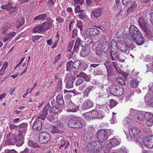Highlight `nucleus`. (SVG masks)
Listing matches in <instances>:
<instances>
[{
	"mask_svg": "<svg viewBox=\"0 0 153 153\" xmlns=\"http://www.w3.org/2000/svg\"><path fill=\"white\" fill-rule=\"evenodd\" d=\"M80 6H77L75 8V12L76 13L79 14V18L80 19L84 20L86 17L85 13L83 10H80Z\"/></svg>",
	"mask_w": 153,
	"mask_h": 153,
	"instance_id": "17",
	"label": "nucleus"
},
{
	"mask_svg": "<svg viewBox=\"0 0 153 153\" xmlns=\"http://www.w3.org/2000/svg\"><path fill=\"white\" fill-rule=\"evenodd\" d=\"M109 91L111 94L116 96L122 95L124 91L122 86H120L117 85H114L112 86Z\"/></svg>",
	"mask_w": 153,
	"mask_h": 153,
	"instance_id": "3",
	"label": "nucleus"
},
{
	"mask_svg": "<svg viewBox=\"0 0 153 153\" xmlns=\"http://www.w3.org/2000/svg\"><path fill=\"white\" fill-rule=\"evenodd\" d=\"M145 36L150 40L153 41V33H150L149 29L147 30H145Z\"/></svg>",
	"mask_w": 153,
	"mask_h": 153,
	"instance_id": "43",
	"label": "nucleus"
},
{
	"mask_svg": "<svg viewBox=\"0 0 153 153\" xmlns=\"http://www.w3.org/2000/svg\"><path fill=\"white\" fill-rule=\"evenodd\" d=\"M16 135L12 134V135L11 136V137L8 139V140L7 142H9V144H13L15 143Z\"/></svg>",
	"mask_w": 153,
	"mask_h": 153,
	"instance_id": "45",
	"label": "nucleus"
},
{
	"mask_svg": "<svg viewBox=\"0 0 153 153\" xmlns=\"http://www.w3.org/2000/svg\"><path fill=\"white\" fill-rule=\"evenodd\" d=\"M76 79L75 77H69L66 83V88H71L73 87V82Z\"/></svg>",
	"mask_w": 153,
	"mask_h": 153,
	"instance_id": "21",
	"label": "nucleus"
},
{
	"mask_svg": "<svg viewBox=\"0 0 153 153\" xmlns=\"http://www.w3.org/2000/svg\"><path fill=\"white\" fill-rule=\"evenodd\" d=\"M100 31L96 28H90L87 29L85 31V34L87 36H95L99 34Z\"/></svg>",
	"mask_w": 153,
	"mask_h": 153,
	"instance_id": "13",
	"label": "nucleus"
},
{
	"mask_svg": "<svg viewBox=\"0 0 153 153\" xmlns=\"http://www.w3.org/2000/svg\"><path fill=\"white\" fill-rule=\"evenodd\" d=\"M99 65V64H92L90 65V67H93L94 68H95L94 70V74L95 75H102L103 73V71L101 69V67L96 68Z\"/></svg>",
	"mask_w": 153,
	"mask_h": 153,
	"instance_id": "16",
	"label": "nucleus"
},
{
	"mask_svg": "<svg viewBox=\"0 0 153 153\" xmlns=\"http://www.w3.org/2000/svg\"><path fill=\"white\" fill-rule=\"evenodd\" d=\"M46 17V15L45 14L40 15L37 16H36L34 19V20H40L45 19Z\"/></svg>",
	"mask_w": 153,
	"mask_h": 153,
	"instance_id": "52",
	"label": "nucleus"
},
{
	"mask_svg": "<svg viewBox=\"0 0 153 153\" xmlns=\"http://www.w3.org/2000/svg\"><path fill=\"white\" fill-rule=\"evenodd\" d=\"M57 85L56 87L59 89H61L62 86V82L61 79H58V80L56 81Z\"/></svg>",
	"mask_w": 153,
	"mask_h": 153,
	"instance_id": "61",
	"label": "nucleus"
},
{
	"mask_svg": "<svg viewBox=\"0 0 153 153\" xmlns=\"http://www.w3.org/2000/svg\"><path fill=\"white\" fill-rule=\"evenodd\" d=\"M107 72V76L111 77L113 75V72L112 68V67L106 69Z\"/></svg>",
	"mask_w": 153,
	"mask_h": 153,
	"instance_id": "56",
	"label": "nucleus"
},
{
	"mask_svg": "<svg viewBox=\"0 0 153 153\" xmlns=\"http://www.w3.org/2000/svg\"><path fill=\"white\" fill-rule=\"evenodd\" d=\"M84 42L79 38H77L76 39V42L74 46L73 50H76L78 48L79 45L83 46Z\"/></svg>",
	"mask_w": 153,
	"mask_h": 153,
	"instance_id": "33",
	"label": "nucleus"
},
{
	"mask_svg": "<svg viewBox=\"0 0 153 153\" xmlns=\"http://www.w3.org/2000/svg\"><path fill=\"white\" fill-rule=\"evenodd\" d=\"M42 123L39 118L36 119L32 124V128L35 130L39 131L42 128Z\"/></svg>",
	"mask_w": 153,
	"mask_h": 153,
	"instance_id": "12",
	"label": "nucleus"
},
{
	"mask_svg": "<svg viewBox=\"0 0 153 153\" xmlns=\"http://www.w3.org/2000/svg\"><path fill=\"white\" fill-rule=\"evenodd\" d=\"M10 27V24L8 23H6L4 24L3 25L2 29V33H5L7 30Z\"/></svg>",
	"mask_w": 153,
	"mask_h": 153,
	"instance_id": "50",
	"label": "nucleus"
},
{
	"mask_svg": "<svg viewBox=\"0 0 153 153\" xmlns=\"http://www.w3.org/2000/svg\"><path fill=\"white\" fill-rule=\"evenodd\" d=\"M77 27L79 28L81 31L82 30L83 26H82V22L81 21H78L77 22L76 25Z\"/></svg>",
	"mask_w": 153,
	"mask_h": 153,
	"instance_id": "62",
	"label": "nucleus"
},
{
	"mask_svg": "<svg viewBox=\"0 0 153 153\" xmlns=\"http://www.w3.org/2000/svg\"><path fill=\"white\" fill-rule=\"evenodd\" d=\"M8 65V62H6L4 63L0 70V75H2L4 72L5 70L6 69Z\"/></svg>",
	"mask_w": 153,
	"mask_h": 153,
	"instance_id": "54",
	"label": "nucleus"
},
{
	"mask_svg": "<svg viewBox=\"0 0 153 153\" xmlns=\"http://www.w3.org/2000/svg\"><path fill=\"white\" fill-rule=\"evenodd\" d=\"M101 48L105 53H108L109 49V43L106 41L103 42L101 44Z\"/></svg>",
	"mask_w": 153,
	"mask_h": 153,
	"instance_id": "24",
	"label": "nucleus"
},
{
	"mask_svg": "<svg viewBox=\"0 0 153 153\" xmlns=\"http://www.w3.org/2000/svg\"><path fill=\"white\" fill-rule=\"evenodd\" d=\"M72 64L73 62L71 61L68 62L66 64V71H70L72 75L73 74V71H72L71 70L73 67Z\"/></svg>",
	"mask_w": 153,
	"mask_h": 153,
	"instance_id": "41",
	"label": "nucleus"
},
{
	"mask_svg": "<svg viewBox=\"0 0 153 153\" xmlns=\"http://www.w3.org/2000/svg\"><path fill=\"white\" fill-rule=\"evenodd\" d=\"M56 102L60 105L63 104L64 102L63 100L62 95V94H59L56 97Z\"/></svg>",
	"mask_w": 153,
	"mask_h": 153,
	"instance_id": "39",
	"label": "nucleus"
},
{
	"mask_svg": "<svg viewBox=\"0 0 153 153\" xmlns=\"http://www.w3.org/2000/svg\"><path fill=\"white\" fill-rule=\"evenodd\" d=\"M76 76L77 77H83L85 81L88 82L90 81V78L88 76L85 74L83 72H81L79 74H77Z\"/></svg>",
	"mask_w": 153,
	"mask_h": 153,
	"instance_id": "42",
	"label": "nucleus"
},
{
	"mask_svg": "<svg viewBox=\"0 0 153 153\" xmlns=\"http://www.w3.org/2000/svg\"><path fill=\"white\" fill-rule=\"evenodd\" d=\"M92 41V39L89 37H87L85 38V44L87 45H89L91 43Z\"/></svg>",
	"mask_w": 153,
	"mask_h": 153,
	"instance_id": "64",
	"label": "nucleus"
},
{
	"mask_svg": "<svg viewBox=\"0 0 153 153\" xmlns=\"http://www.w3.org/2000/svg\"><path fill=\"white\" fill-rule=\"evenodd\" d=\"M93 105L94 103L92 101L89 99H87L83 104L82 107L84 109H87L91 108Z\"/></svg>",
	"mask_w": 153,
	"mask_h": 153,
	"instance_id": "26",
	"label": "nucleus"
},
{
	"mask_svg": "<svg viewBox=\"0 0 153 153\" xmlns=\"http://www.w3.org/2000/svg\"><path fill=\"white\" fill-rule=\"evenodd\" d=\"M117 82L120 84L124 85H125V81L122 76H119L117 79Z\"/></svg>",
	"mask_w": 153,
	"mask_h": 153,
	"instance_id": "53",
	"label": "nucleus"
},
{
	"mask_svg": "<svg viewBox=\"0 0 153 153\" xmlns=\"http://www.w3.org/2000/svg\"><path fill=\"white\" fill-rule=\"evenodd\" d=\"M91 49L87 47L83 48L80 52V54L82 56L85 57L90 53Z\"/></svg>",
	"mask_w": 153,
	"mask_h": 153,
	"instance_id": "29",
	"label": "nucleus"
},
{
	"mask_svg": "<svg viewBox=\"0 0 153 153\" xmlns=\"http://www.w3.org/2000/svg\"><path fill=\"white\" fill-rule=\"evenodd\" d=\"M45 27L42 26H37L33 29V31L34 33H39L43 31Z\"/></svg>",
	"mask_w": 153,
	"mask_h": 153,
	"instance_id": "40",
	"label": "nucleus"
},
{
	"mask_svg": "<svg viewBox=\"0 0 153 153\" xmlns=\"http://www.w3.org/2000/svg\"><path fill=\"white\" fill-rule=\"evenodd\" d=\"M146 124L147 126H151L153 125V115L149 112H146L144 115Z\"/></svg>",
	"mask_w": 153,
	"mask_h": 153,
	"instance_id": "9",
	"label": "nucleus"
},
{
	"mask_svg": "<svg viewBox=\"0 0 153 153\" xmlns=\"http://www.w3.org/2000/svg\"><path fill=\"white\" fill-rule=\"evenodd\" d=\"M2 9H5L9 12V14H11L15 12L16 9L15 6H13L10 3H8L1 6Z\"/></svg>",
	"mask_w": 153,
	"mask_h": 153,
	"instance_id": "10",
	"label": "nucleus"
},
{
	"mask_svg": "<svg viewBox=\"0 0 153 153\" xmlns=\"http://www.w3.org/2000/svg\"><path fill=\"white\" fill-rule=\"evenodd\" d=\"M129 32L131 36L135 38L139 35L141 36V33L138 29L134 25H131L129 28Z\"/></svg>",
	"mask_w": 153,
	"mask_h": 153,
	"instance_id": "7",
	"label": "nucleus"
},
{
	"mask_svg": "<svg viewBox=\"0 0 153 153\" xmlns=\"http://www.w3.org/2000/svg\"><path fill=\"white\" fill-rule=\"evenodd\" d=\"M115 58L119 61L122 62H124L126 58L124 55L122 53L117 54L115 56Z\"/></svg>",
	"mask_w": 153,
	"mask_h": 153,
	"instance_id": "36",
	"label": "nucleus"
},
{
	"mask_svg": "<svg viewBox=\"0 0 153 153\" xmlns=\"http://www.w3.org/2000/svg\"><path fill=\"white\" fill-rule=\"evenodd\" d=\"M143 143L147 148H153V135H149L143 140Z\"/></svg>",
	"mask_w": 153,
	"mask_h": 153,
	"instance_id": "5",
	"label": "nucleus"
},
{
	"mask_svg": "<svg viewBox=\"0 0 153 153\" xmlns=\"http://www.w3.org/2000/svg\"><path fill=\"white\" fill-rule=\"evenodd\" d=\"M93 88L94 87L91 85L88 86L83 92V94H84L83 96V97L86 98L88 97L89 93L91 91Z\"/></svg>",
	"mask_w": 153,
	"mask_h": 153,
	"instance_id": "32",
	"label": "nucleus"
},
{
	"mask_svg": "<svg viewBox=\"0 0 153 153\" xmlns=\"http://www.w3.org/2000/svg\"><path fill=\"white\" fill-rule=\"evenodd\" d=\"M98 139L101 142H103L108 138L107 132L104 129H101L97 132Z\"/></svg>",
	"mask_w": 153,
	"mask_h": 153,
	"instance_id": "4",
	"label": "nucleus"
},
{
	"mask_svg": "<svg viewBox=\"0 0 153 153\" xmlns=\"http://www.w3.org/2000/svg\"><path fill=\"white\" fill-rule=\"evenodd\" d=\"M88 59L92 62H97V60L96 57L93 54L90 55L88 57Z\"/></svg>",
	"mask_w": 153,
	"mask_h": 153,
	"instance_id": "49",
	"label": "nucleus"
},
{
	"mask_svg": "<svg viewBox=\"0 0 153 153\" xmlns=\"http://www.w3.org/2000/svg\"><path fill=\"white\" fill-rule=\"evenodd\" d=\"M119 49L120 51L124 52L126 54H128L129 53V49L126 44L120 45Z\"/></svg>",
	"mask_w": 153,
	"mask_h": 153,
	"instance_id": "30",
	"label": "nucleus"
},
{
	"mask_svg": "<svg viewBox=\"0 0 153 153\" xmlns=\"http://www.w3.org/2000/svg\"><path fill=\"white\" fill-rule=\"evenodd\" d=\"M84 81L83 79H78L76 81V86H77L80 85L83 83Z\"/></svg>",
	"mask_w": 153,
	"mask_h": 153,
	"instance_id": "63",
	"label": "nucleus"
},
{
	"mask_svg": "<svg viewBox=\"0 0 153 153\" xmlns=\"http://www.w3.org/2000/svg\"><path fill=\"white\" fill-rule=\"evenodd\" d=\"M137 6V4L135 2H133L131 7L128 8L127 10V13H129L134 10Z\"/></svg>",
	"mask_w": 153,
	"mask_h": 153,
	"instance_id": "44",
	"label": "nucleus"
},
{
	"mask_svg": "<svg viewBox=\"0 0 153 153\" xmlns=\"http://www.w3.org/2000/svg\"><path fill=\"white\" fill-rule=\"evenodd\" d=\"M130 112H135L136 117L140 121H143L144 120V116L142 113L138 111H135L134 109L131 108L130 109Z\"/></svg>",
	"mask_w": 153,
	"mask_h": 153,
	"instance_id": "20",
	"label": "nucleus"
},
{
	"mask_svg": "<svg viewBox=\"0 0 153 153\" xmlns=\"http://www.w3.org/2000/svg\"><path fill=\"white\" fill-rule=\"evenodd\" d=\"M138 23L139 26L144 32L145 30H146L149 29L146 26V21L144 17L141 16L139 19Z\"/></svg>",
	"mask_w": 153,
	"mask_h": 153,
	"instance_id": "14",
	"label": "nucleus"
},
{
	"mask_svg": "<svg viewBox=\"0 0 153 153\" xmlns=\"http://www.w3.org/2000/svg\"><path fill=\"white\" fill-rule=\"evenodd\" d=\"M140 130L137 128L133 127L129 131V134L131 137L132 138L135 137L136 135L140 132Z\"/></svg>",
	"mask_w": 153,
	"mask_h": 153,
	"instance_id": "27",
	"label": "nucleus"
},
{
	"mask_svg": "<svg viewBox=\"0 0 153 153\" xmlns=\"http://www.w3.org/2000/svg\"><path fill=\"white\" fill-rule=\"evenodd\" d=\"M50 107V104L48 103L42 111L40 117L38 118L44 120L48 114V110Z\"/></svg>",
	"mask_w": 153,
	"mask_h": 153,
	"instance_id": "15",
	"label": "nucleus"
},
{
	"mask_svg": "<svg viewBox=\"0 0 153 153\" xmlns=\"http://www.w3.org/2000/svg\"><path fill=\"white\" fill-rule=\"evenodd\" d=\"M48 119L51 122L54 123L58 121L57 116L54 114L52 113L48 117Z\"/></svg>",
	"mask_w": 153,
	"mask_h": 153,
	"instance_id": "31",
	"label": "nucleus"
},
{
	"mask_svg": "<svg viewBox=\"0 0 153 153\" xmlns=\"http://www.w3.org/2000/svg\"><path fill=\"white\" fill-rule=\"evenodd\" d=\"M25 23V19L23 18H21L16 21V27L17 29H18L20 26L23 25Z\"/></svg>",
	"mask_w": 153,
	"mask_h": 153,
	"instance_id": "38",
	"label": "nucleus"
},
{
	"mask_svg": "<svg viewBox=\"0 0 153 153\" xmlns=\"http://www.w3.org/2000/svg\"><path fill=\"white\" fill-rule=\"evenodd\" d=\"M134 42L139 46L140 45L144 42V38L142 34L141 36L139 35L135 38H133Z\"/></svg>",
	"mask_w": 153,
	"mask_h": 153,
	"instance_id": "22",
	"label": "nucleus"
},
{
	"mask_svg": "<svg viewBox=\"0 0 153 153\" xmlns=\"http://www.w3.org/2000/svg\"><path fill=\"white\" fill-rule=\"evenodd\" d=\"M73 67L71 70L73 71V74H75L77 73L78 69L80 65V62L79 60H76L74 63L73 62Z\"/></svg>",
	"mask_w": 153,
	"mask_h": 153,
	"instance_id": "18",
	"label": "nucleus"
},
{
	"mask_svg": "<svg viewBox=\"0 0 153 153\" xmlns=\"http://www.w3.org/2000/svg\"><path fill=\"white\" fill-rule=\"evenodd\" d=\"M98 111L93 110L91 112H88L84 114V117L87 120L91 119L96 118L98 115Z\"/></svg>",
	"mask_w": 153,
	"mask_h": 153,
	"instance_id": "11",
	"label": "nucleus"
},
{
	"mask_svg": "<svg viewBox=\"0 0 153 153\" xmlns=\"http://www.w3.org/2000/svg\"><path fill=\"white\" fill-rule=\"evenodd\" d=\"M51 132L53 133H59L60 131V129H58L55 126H52L51 130Z\"/></svg>",
	"mask_w": 153,
	"mask_h": 153,
	"instance_id": "57",
	"label": "nucleus"
},
{
	"mask_svg": "<svg viewBox=\"0 0 153 153\" xmlns=\"http://www.w3.org/2000/svg\"><path fill=\"white\" fill-rule=\"evenodd\" d=\"M121 143V140L120 138H114L110 140L109 143L108 145L111 147H113L119 145Z\"/></svg>",
	"mask_w": 153,
	"mask_h": 153,
	"instance_id": "19",
	"label": "nucleus"
},
{
	"mask_svg": "<svg viewBox=\"0 0 153 153\" xmlns=\"http://www.w3.org/2000/svg\"><path fill=\"white\" fill-rule=\"evenodd\" d=\"M93 134L91 133H87L85 134L84 136L83 139L86 143L90 141L92 138Z\"/></svg>",
	"mask_w": 153,
	"mask_h": 153,
	"instance_id": "34",
	"label": "nucleus"
},
{
	"mask_svg": "<svg viewBox=\"0 0 153 153\" xmlns=\"http://www.w3.org/2000/svg\"><path fill=\"white\" fill-rule=\"evenodd\" d=\"M62 109L59 106H53L50 109V111L52 113L58 114L62 111Z\"/></svg>",
	"mask_w": 153,
	"mask_h": 153,
	"instance_id": "35",
	"label": "nucleus"
},
{
	"mask_svg": "<svg viewBox=\"0 0 153 153\" xmlns=\"http://www.w3.org/2000/svg\"><path fill=\"white\" fill-rule=\"evenodd\" d=\"M46 24V26H47V27L45 29H49L51 27H52V26H53V25L52 23L51 22H45L43 23L42 25H44Z\"/></svg>",
	"mask_w": 153,
	"mask_h": 153,
	"instance_id": "58",
	"label": "nucleus"
},
{
	"mask_svg": "<svg viewBox=\"0 0 153 153\" xmlns=\"http://www.w3.org/2000/svg\"><path fill=\"white\" fill-rule=\"evenodd\" d=\"M104 65L105 66L106 69L112 67L111 64V62L108 60L106 61L103 63Z\"/></svg>",
	"mask_w": 153,
	"mask_h": 153,
	"instance_id": "59",
	"label": "nucleus"
},
{
	"mask_svg": "<svg viewBox=\"0 0 153 153\" xmlns=\"http://www.w3.org/2000/svg\"><path fill=\"white\" fill-rule=\"evenodd\" d=\"M27 123H23L19 126V128L20 129L23 130L24 131H26L27 129Z\"/></svg>",
	"mask_w": 153,
	"mask_h": 153,
	"instance_id": "46",
	"label": "nucleus"
},
{
	"mask_svg": "<svg viewBox=\"0 0 153 153\" xmlns=\"http://www.w3.org/2000/svg\"><path fill=\"white\" fill-rule=\"evenodd\" d=\"M138 84V82L134 79L131 80L130 82V84L131 87L133 88L137 87Z\"/></svg>",
	"mask_w": 153,
	"mask_h": 153,
	"instance_id": "47",
	"label": "nucleus"
},
{
	"mask_svg": "<svg viewBox=\"0 0 153 153\" xmlns=\"http://www.w3.org/2000/svg\"><path fill=\"white\" fill-rule=\"evenodd\" d=\"M66 107L68 108V109L67 110L68 112H75L78 109V107L72 102H69L68 105H67Z\"/></svg>",
	"mask_w": 153,
	"mask_h": 153,
	"instance_id": "25",
	"label": "nucleus"
},
{
	"mask_svg": "<svg viewBox=\"0 0 153 153\" xmlns=\"http://www.w3.org/2000/svg\"><path fill=\"white\" fill-rule=\"evenodd\" d=\"M102 10L101 8H98L95 9L91 13V15H93L96 18L99 17L102 14Z\"/></svg>",
	"mask_w": 153,
	"mask_h": 153,
	"instance_id": "28",
	"label": "nucleus"
},
{
	"mask_svg": "<svg viewBox=\"0 0 153 153\" xmlns=\"http://www.w3.org/2000/svg\"><path fill=\"white\" fill-rule=\"evenodd\" d=\"M99 107L102 110L101 112L104 113L105 112L107 113L109 112V110L106 105H100Z\"/></svg>",
	"mask_w": 153,
	"mask_h": 153,
	"instance_id": "51",
	"label": "nucleus"
},
{
	"mask_svg": "<svg viewBox=\"0 0 153 153\" xmlns=\"http://www.w3.org/2000/svg\"><path fill=\"white\" fill-rule=\"evenodd\" d=\"M102 144L98 141H93L88 144L86 147L87 150L89 152H96L101 150Z\"/></svg>",
	"mask_w": 153,
	"mask_h": 153,
	"instance_id": "1",
	"label": "nucleus"
},
{
	"mask_svg": "<svg viewBox=\"0 0 153 153\" xmlns=\"http://www.w3.org/2000/svg\"><path fill=\"white\" fill-rule=\"evenodd\" d=\"M56 140L57 142H58L59 145H60L59 147V149H60L61 147L65 145V142L62 137L61 136L57 137L56 138Z\"/></svg>",
	"mask_w": 153,
	"mask_h": 153,
	"instance_id": "37",
	"label": "nucleus"
},
{
	"mask_svg": "<svg viewBox=\"0 0 153 153\" xmlns=\"http://www.w3.org/2000/svg\"><path fill=\"white\" fill-rule=\"evenodd\" d=\"M145 103L153 107V92L147 93L144 97Z\"/></svg>",
	"mask_w": 153,
	"mask_h": 153,
	"instance_id": "8",
	"label": "nucleus"
},
{
	"mask_svg": "<svg viewBox=\"0 0 153 153\" xmlns=\"http://www.w3.org/2000/svg\"><path fill=\"white\" fill-rule=\"evenodd\" d=\"M24 138L23 136L18 135L16 137V141L15 143L17 146H21L24 143Z\"/></svg>",
	"mask_w": 153,
	"mask_h": 153,
	"instance_id": "23",
	"label": "nucleus"
},
{
	"mask_svg": "<svg viewBox=\"0 0 153 153\" xmlns=\"http://www.w3.org/2000/svg\"><path fill=\"white\" fill-rule=\"evenodd\" d=\"M28 145L30 147H31L34 148L39 147V146H38V144L33 141L30 140L28 142Z\"/></svg>",
	"mask_w": 153,
	"mask_h": 153,
	"instance_id": "48",
	"label": "nucleus"
},
{
	"mask_svg": "<svg viewBox=\"0 0 153 153\" xmlns=\"http://www.w3.org/2000/svg\"><path fill=\"white\" fill-rule=\"evenodd\" d=\"M64 64L63 63H61L57 68V71H58L59 72H60L63 71L65 68Z\"/></svg>",
	"mask_w": 153,
	"mask_h": 153,
	"instance_id": "60",
	"label": "nucleus"
},
{
	"mask_svg": "<svg viewBox=\"0 0 153 153\" xmlns=\"http://www.w3.org/2000/svg\"><path fill=\"white\" fill-rule=\"evenodd\" d=\"M109 102L110 103L108 105V106L110 108H112L117 104V103L115 100L113 99L110 100Z\"/></svg>",
	"mask_w": 153,
	"mask_h": 153,
	"instance_id": "55",
	"label": "nucleus"
},
{
	"mask_svg": "<svg viewBox=\"0 0 153 153\" xmlns=\"http://www.w3.org/2000/svg\"><path fill=\"white\" fill-rule=\"evenodd\" d=\"M68 125L70 127L75 128H81L83 124L79 118L74 116L68 121Z\"/></svg>",
	"mask_w": 153,
	"mask_h": 153,
	"instance_id": "2",
	"label": "nucleus"
},
{
	"mask_svg": "<svg viewBox=\"0 0 153 153\" xmlns=\"http://www.w3.org/2000/svg\"><path fill=\"white\" fill-rule=\"evenodd\" d=\"M50 137L49 134L46 132H41L39 134V141L41 144H45L50 140Z\"/></svg>",
	"mask_w": 153,
	"mask_h": 153,
	"instance_id": "6",
	"label": "nucleus"
}]
</instances>
